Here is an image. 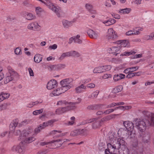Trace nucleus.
I'll use <instances>...</instances> for the list:
<instances>
[{
	"mask_svg": "<svg viewBox=\"0 0 154 154\" xmlns=\"http://www.w3.org/2000/svg\"><path fill=\"white\" fill-rule=\"evenodd\" d=\"M133 122L139 130L143 132L145 130L147 126L154 125V113H151L150 116L143 120L135 119Z\"/></svg>",
	"mask_w": 154,
	"mask_h": 154,
	"instance_id": "1",
	"label": "nucleus"
},
{
	"mask_svg": "<svg viewBox=\"0 0 154 154\" xmlns=\"http://www.w3.org/2000/svg\"><path fill=\"white\" fill-rule=\"evenodd\" d=\"M74 109V106L69 105L66 106L57 108L56 110V113L57 115H61Z\"/></svg>",
	"mask_w": 154,
	"mask_h": 154,
	"instance_id": "2",
	"label": "nucleus"
},
{
	"mask_svg": "<svg viewBox=\"0 0 154 154\" xmlns=\"http://www.w3.org/2000/svg\"><path fill=\"white\" fill-rule=\"evenodd\" d=\"M25 145L21 142L19 145L13 146L12 150L13 151L23 154L25 152Z\"/></svg>",
	"mask_w": 154,
	"mask_h": 154,
	"instance_id": "3",
	"label": "nucleus"
},
{
	"mask_svg": "<svg viewBox=\"0 0 154 154\" xmlns=\"http://www.w3.org/2000/svg\"><path fill=\"white\" fill-rule=\"evenodd\" d=\"M126 143L123 140L119 138L117 139V143L113 145L116 149H119L120 148L123 149L126 148Z\"/></svg>",
	"mask_w": 154,
	"mask_h": 154,
	"instance_id": "4",
	"label": "nucleus"
},
{
	"mask_svg": "<svg viewBox=\"0 0 154 154\" xmlns=\"http://www.w3.org/2000/svg\"><path fill=\"white\" fill-rule=\"evenodd\" d=\"M19 121L17 119L14 120L10 125L9 128L11 131H14L15 128L18 125L19 127H20L22 126L24 123L26 122L25 121L22 122L21 123H18Z\"/></svg>",
	"mask_w": 154,
	"mask_h": 154,
	"instance_id": "5",
	"label": "nucleus"
},
{
	"mask_svg": "<svg viewBox=\"0 0 154 154\" xmlns=\"http://www.w3.org/2000/svg\"><path fill=\"white\" fill-rule=\"evenodd\" d=\"M117 37L116 33L112 28L109 29L108 30L107 35L106 36V38L108 40L111 39H115Z\"/></svg>",
	"mask_w": 154,
	"mask_h": 154,
	"instance_id": "6",
	"label": "nucleus"
},
{
	"mask_svg": "<svg viewBox=\"0 0 154 154\" xmlns=\"http://www.w3.org/2000/svg\"><path fill=\"white\" fill-rule=\"evenodd\" d=\"M39 26L37 22H33L29 24L27 28L29 30L37 31L39 29Z\"/></svg>",
	"mask_w": 154,
	"mask_h": 154,
	"instance_id": "7",
	"label": "nucleus"
},
{
	"mask_svg": "<svg viewBox=\"0 0 154 154\" xmlns=\"http://www.w3.org/2000/svg\"><path fill=\"white\" fill-rule=\"evenodd\" d=\"M73 80L71 78L61 80L60 82L61 86H68L71 88L73 86Z\"/></svg>",
	"mask_w": 154,
	"mask_h": 154,
	"instance_id": "8",
	"label": "nucleus"
},
{
	"mask_svg": "<svg viewBox=\"0 0 154 154\" xmlns=\"http://www.w3.org/2000/svg\"><path fill=\"white\" fill-rule=\"evenodd\" d=\"M57 84V82L56 80H51L48 83L47 88L48 89L51 90L56 87Z\"/></svg>",
	"mask_w": 154,
	"mask_h": 154,
	"instance_id": "9",
	"label": "nucleus"
},
{
	"mask_svg": "<svg viewBox=\"0 0 154 154\" xmlns=\"http://www.w3.org/2000/svg\"><path fill=\"white\" fill-rule=\"evenodd\" d=\"M108 149L105 150V154H114L115 149L114 145H112L111 143H109L107 144Z\"/></svg>",
	"mask_w": 154,
	"mask_h": 154,
	"instance_id": "10",
	"label": "nucleus"
},
{
	"mask_svg": "<svg viewBox=\"0 0 154 154\" xmlns=\"http://www.w3.org/2000/svg\"><path fill=\"white\" fill-rule=\"evenodd\" d=\"M66 66L65 64H59L51 65L50 66V68L51 70H60L64 68Z\"/></svg>",
	"mask_w": 154,
	"mask_h": 154,
	"instance_id": "11",
	"label": "nucleus"
},
{
	"mask_svg": "<svg viewBox=\"0 0 154 154\" xmlns=\"http://www.w3.org/2000/svg\"><path fill=\"white\" fill-rule=\"evenodd\" d=\"M105 106V105L104 104H95L88 106L87 107V109H88L92 110L99 109H102L103 106Z\"/></svg>",
	"mask_w": 154,
	"mask_h": 154,
	"instance_id": "12",
	"label": "nucleus"
},
{
	"mask_svg": "<svg viewBox=\"0 0 154 154\" xmlns=\"http://www.w3.org/2000/svg\"><path fill=\"white\" fill-rule=\"evenodd\" d=\"M120 46L112 47L109 49L110 53L115 54L116 56L118 54L120 53Z\"/></svg>",
	"mask_w": 154,
	"mask_h": 154,
	"instance_id": "13",
	"label": "nucleus"
},
{
	"mask_svg": "<svg viewBox=\"0 0 154 154\" xmlns=\"http://www.w3.org/2000/svg\"><path fill=\"white\" fill-rule=\"evenodd\" d=\"M123 124L128 131L134 129V124L131 122L129 121H126L123 122Z\"/></svg>",
	"mask_w": 154,
	"mask_h": 154,
	"instance_id": "14",
	"label": "nucleus"
},
{
	"mask_svg": "<svg viewBox=\"0 0 154 154\" xmlns=\"http://www.w3.org/2000/svg\"><path fill=\"white\" fill-rule=\"evenodd\" d=\"M87 33L89 36L91 38L96 39L99 36V35L98 33H96L91 29H89Z\"/></svg>",
	"mask_w": 154,
	"mask_h": 154,
	"instance_id": "15",
	"label": "nucleus"
},
{
	"mask_svg": "<svg viewBox=\"0 0 154 154\" xmlns=\"http://www.w3.org/2000/svg\"><path fill=\"white\" fill-rule=\"evenodd\" d=\"M8 73L10 75V76L12 77L13 79L18 76V73L15 72L11 67L8 66Z\"/></svg>",
	"mask_w": 154,
	"mask_h": 154,
	"instance_id": "16",
	"label": "nucleus"
},
{
	"mask_svg": "<svg viewBox=\"0 0 154 154\" xmlns=\"http://www.w3.org/2000/svg\"><path fill=\"white\" fill-rule=\"evenodd\" d=\"M85 8L90 13L93 14H96V11L93 9V6L90 4H86L85 5Z\"/></svg>",
	"mask_w": 154,
	"mask_h": 154,
	"instance_id": "17",
	"label": "nucleus"
},
{
	"mask_svg": "<svg viewBox=\"0 0 154 154\" xmlns=\"http://www.w3.org/2000/svg\"><path fill=\"white\" fill-rule=\"evenodd\" d=\"M150 135L148 132L145 133L142 137V140L143 142L144 143H148L150 140Z\"/></svg>",
	"mask_w": 154,
	"mask_h": 154,
	"instance_id": "18",
	"label": "nucleus"
},
{
	"mask_svg": "<svg viewBox=\"0 0 154 154\" xmlns=\"http://www.w3.org/2000/svg\"><path fill=\"white\" fill-rule=\"evenodd\" d=\"M116 43L118 44H120L121 47H128L129 46V42L126 40H119L117 41Z\"/></svg>",
	"mask_w": 154,
	"mask_h": 154,
	"instance_id": "19",
	"label": "nucleus"
},
{
	"mask_svg": "<svg viewBox=\"0 0 154 154\" xmlns=\"http://www.w3.org/2000/svg\"><path fill=\"white\" fill-rule=\"evenodd\" d=\"M62 23L64 28H68L72 25V22L65 20H63L62 21Z\"/></svg>",
	"mask_w": 154,
	"mask_h": 154,
	"instance_id": "20",
	"label": "nucleus"
},
{
	"mask_svg": "<svg viewBox=\"0 0 154 154\" xmlns=\"http://www.w3.org/2000/svg\"><path fill=\"white\" fill-rule=\"evenodd\" d=\"M57 105H60L61 106H66L69 105H71L72 106V103L71 102L69 103L65 100H61L57 102Z\"/></svg>",
	"mask_w": 154,
	"mask_h": 154,
	"instance_id": "21",
	"label": "nucleus"
},
{
	"mask_svg": "<svg viewBox=\"0 0 154 154\" xmlns=\"http://www.w3.org/2000/svg\"><path fill=\"white\" fill-rule=\"evenodd\" d=\"M51 9L55 13L56 15L58 17H60V12L61 9L60 8H57L55 7L54 5Z\"/></svg>",
	"mask_w": 154,
	"mask_h": 154,
	"instance_id": "22",
	"label": "nucleus"
},
{
	"mask_svg": "<svg viewBox=\"0 0 154 154\" xmlns=\"http://www.w3.org/2000/svg\"><path fill=\"white\" fill-rule=\"evenodd\" d=\"M125 75L122 73L116 74L114 75L113 79L115 81H117L119 80L123 79L125 78Z\"/></svg>",
	"mask_w": 154,
	"mask_h": 154,
	"instance_id": "23",
	"label": "nucleus"
},
{
	"mask_svg": "<svg viewBox=\"0 0 154 154\" xmlns=\"http://www.w3.org/2000/svg\"><path fill=\"white\" fill-rule=\"evenodd\" d=\"M116 20L114 19L110 18L107 20L103 22V23L106 26H109L115 23Z\"/></svg>",
	"mask_w": 154,
	"mask_h": 154,
	"instance_id": "24",
	"label": "nucleus"
},
{
	"mask_svg": "<svg viewBox=\"0 0 154 154\" xmlns=\"http://www.w3.org/2000/svg\"><path fill=\"white\" fill-rule=\"evenodd\" d=\"M24 16L26 19L29 20H34L35 18V17L34 15L31 13H25Z\"/></svg>",
	"mask_w": 154,
	"mask_h": 154,
	"instance_id": "25",
	"label": "nucleus"
},
{
	"mask_svg": "<svg viewBox=\"0 0 154 154\" xmlns=\"http://www.w3.org/2000/svg\"><path fill=\"white\" fill-rule=\"evenodd\" d=\"M86 88V87L83 84H82L81 85L76 88L75 90L77 93H79L83 92V89Z\"/></svg>",
	"mask_w": 154,
	"mask_h": 154,
	"instance_id": "26",
	"label": "nucleus"
},
{
	"mask_svg": "<svg viewBox=\"0 0 154 154\" xmlns=\"http://www.w3.org/2000/svg\"><path fill=\"white\" fill-rule=\"evenodd\" d=\"M42 55L39 54H37L35 55L34 60L35 62L37 63H40L42 59Z\"/></svg>",
	"mask_w": 154,
	"mask_h": 154,
	"instance_id": "27",
	"label": "nucleus"
},
{
	"mask_svg": "<svg viewBox=\"0 0 154 154\" xmlns=\"http://www.w3.org/2000/svg\"><path fill=\"white\" fill-rule=\"evenodd\" d=\"M131 9L129 8H126L124 9H120L119 13L121 14H125L129 13Z\"/></svg>",
	"mask_w": 154,
	"mask_h": 154,
	"instance_id": "28",
	"label": "nucleus"
},
{
	"mask_svg": "<svg viewBox=\"0 0 154 154\" xmlns=\"http://www.w3.org/2000/svg\"><path fill=\"white\" fill-rule=\"evenodd\" d=\"M34 136L33 134V135L31 137H30L29 136L28 137H27L25 139L24 142L26 143H30L34 141L36 139Z\"/></svg>",
	"mask_w": 154,
	"mask_h": 154,
	"instance_id": "29",
	"label": "nucleus"
},
{
	"mask_svg": "<svg viewBox=\"0 0 154 154\" xmlns=\"http://www.w3.org/2000/svg\"><path fill=\"white\" fill-rule=\"evenodd\" d=\"M93 72L94 73H101L103 72L102 66L95 68L93 70Z\"/></svg>",
	"mask_w": 154,
	"mask_h": 154,
	"instance_id": "30",
	"label": "nucleus"
},
{
	"mask_svg": "<svg viewBox=\"0 0 154 154\" xmlns=\"http://www.w3.org/2000/svg\"><path fill=\"white\" fill-rule=\"evenodd\" d=\"M55 122L54 120H51L47 122H44L43 124L45 128L48 126H52L53 123Z\"/></svg>",
	"mask_w": 154,
	"mask_h": 154,
	"instance_id": "31",
	"label": "nucleus"
},
{
	"mask_svg": "<svg viewBox=\"0 0 154 154\" xmlns=\"http://www.w3.org/2000/svg\"><path fill=\"white\" fill-rule=\"evenodd\" d=\"M101 121L100 120H95L93 124L92 127L94 129L97 128L99 127L100 126Z\"/></svg>",
	"mask_w": 154,
	"mask_h": 154,
	"instance_id": "32",
	"label": "nucleus"
},
{
	"mask_svg": "<svg viewBox=\"0 0 154 154\" xmlns=\"http://www.w3.org/2000/svg\"><path fill=\"white\" fill-rule=\"evenodd\" d=\"M69 52L70 56L74 57H79L80 56V54L76 51H70Z\"/></svg>",
	"mask_w": 154,
	"mask_h": 154,
	"instance_id": "33",
	"label": "nucleus"
},
{
	"mask_svg": "<svg viewBox=\"0 0 154 154\" xmlns=\"http://www.w3.org/2000/svg\"><path fill=\"white\" fill-rule=\"evenodd\" d=\"M128 137L130 139L134 138L135 136V131L133 130V129L128 131Z\"/></svg>",
	"mask_w": 154,
	"mask_h": 154,
	"instance_id": "34",
	"label": "nucleus"
},
{
	"mask_svg": "<svg viewBox=\"0 0 154 154\" xmlns=\"http://www.w3.org/2000/svg\"><path fill=\"white\" fill-rule=\"evenodd\" d=\"M136 52L135 51L132 50L130 52L125 51L121 54L120 56H129L131 55L134 54Z\"/></svg>",
	"mask_w": 154,
	"mask_h": 154,
	"instance_id": "35",
	"label": "nucleus"
},
{
	"mask_svg": "<svg viewBox=\"0 0 154 154\" xmlns=\"http://www.w3.org/2000/svg\"><path fill=\"white\" fill-rule=\"evenodd\" d=\"M70 57L69 51L64 53L62 54L60 57H59V59L62 60L63 59L66 57Z\"/></svg>",
	"mask_w": 154,
	"mask_h": 154,
	"instance_id": "36",
	"label": "nucleus"
},
{
	"mask_svg": "<svg viewBox=\"0 0 154 154\" xmlns=\"http://www.w3.org/2000/svg\"><path fill=\"white\" fill-rule=\"evenodd\" d=\"M123 88V87L122 86H119L116 87L114 88L113 91L114 93H117L121 91Z\"/></svg>",
	"mask_w": 154,
	"mask_h": 154,
	"instance_id": "37",
	"label": "nucleus"
},
{
	"mask_svg": "<svg viewBox=\"0 0 154 154\" xmlns=\"http://www.w3.org/2000/svg\"><path fill=\"white\" fill-rule=\"evenodd\" d=\"M153 33H151L149 35H145L143 37V38L145 40H152L154 37Z\"/></svg>",
	"mask_w": 154,
	"mask_h": 154,
	"instance_id": "38",
	"label": "nucleus"
},
{
	"mask_svg": "<svg viewBox=\"0 0 154 154\" xmlns=\"http://www.w3.org/2000/svg\"><path fill=\"white\" fill-rule=\"evenodd\" d=\"M60 88L61 91V92H63V93H64L69 89H70L71 88H70V87L69 86H61V87Z\"/></svg>",
	"mask_w": 154,
	"mask_h": 154,
	"instance_id": "39",
	"label": "nucleus"
},
{
	"mask_svg": "<svg viewBox=\"0 0 154 154\" xmlns=\"http://www.w3.org/2000/svg\"><path fill=\"white\" fill-rule=\"evenodd\" d=\"M33 132L32 129L29 128L24 133V135L25 137H28Z\"/></svg>",
	"mask_w": 154,
	"mask_h": 154,
	"instance_id": "40",
	"label": "nucleus"
},
{
	"mask_svg": "<svg viewBox=\"0 0 154 154\" xmlns=\"http://www.w3.org/2000/svg\"><path fill=\"white\" fill-rule=\"evenodd\" d=\"M61 91L60 88H57L56 90H55L53 92V94L54 96H58L60 94L63 93L61 92Z\"/></svg>",
	"mask_w": 154,
	"mask_h": 154,
	"instance_id": "41",
	"label": "nucleus"
},
{
	"mask_svg": "<svg viewBox=\"0 0 154 154\" xmlns=\"http://www.w3.org/2000/svg\"><path fill=\"white\" fill-rule=\"evenodd\" d=\"M80 36L79 35H77L76 37H74V42L79 44L82 43V41L79 39Z\"/></svg>",
	"mask_w": 154,
	"mask_h": 154,
	"instance_id": "42",
	"label": "nucleus"
},
{
	"mask_svg": "<svg viewBox=\"0 0 154 154\" xmlns=\"http://www.w3.org/2000/svg\"><path fill=\"white\" fill-rule=\"evenodd\" d=\"M13 79L12 77L10 76V75L8 73V75L6 76L5 80V82L6 83H8L12 81Z\"/></svg>",
	"mask_w": 154,
	"mask_h": 154,
	"instance_id": "43",
	"label": "nucleus"
},
{
	"mask_svg": "<svg viewBox=\"0 0 154 154\" xmlns=\"http://www.w3.org/2000/svg\"><path fill=\"white\" fill-rule=\"evenodd\" d=\"M45 5L47 6L50 9L54 5L53 3L50 1V0H46Z\"/></svg>",
	"mask_w": 154,
	"mask_h": 154,
	"instance_id": "44",
	"label": "nucleus"
},
{
	"mask_svg": "<svg viewBox=\"0 0 154 154\" xmlns=\"http://www.w3.org/2000/svg\"><path fill=\"white\" fill-rule=\"evenodd\" d=\"M103 72L109 70L112 68V66L110 65H107L102 66Z\"/></svg>",
	"mask_w": 154,
	"mask_h": 154,
	"instance_id": "45",
	"label": "nucleus"
},
{
	"mask_svg": "<svg viewBox=\"0 0 154 154\" xmlns=\"http://www.w3.org/2000/svg\"><path fill=\"white\" fill-rule=\"evenodd\" d=\"M7 103H4L0 106V111L6 109L7 107Z\"/></svg>",
	"mask_w": 154,
	"mask_h": 154,
	"instance_id": "46",
	"label": "nucleus"
},
{
	"mask_svg": "<svg viewBox=\"0 0 154 154\" xmlns=\"http://www.w3.org/2000/svg\"><path fill=\"white\" fill-rule=\"evenodd\" d=\"M1 94H2V96L4 100L8 98L10 94L8 93H5L4 92H2L1 93Z\"/></svg>",
	"mask_w": 154,
	"mask_h": 154,
	"instance_id": "47",
	"label": "nucleus"
},
{
	"mask_svg": "<svg viewBox=\"0 0 154 154\" xmlns=\"http://www.w3.org/2000/svg\"><path fill=\"white\" fill-rule=\"evenodd\" d=\"M43 110V109H42L39 110H36L33 112V114L35 115H37L42 113Z\"/></svg>",
	"mask_w": 154,
	"mask_h": 154,
	"instance_id": "48",
	"label": "nucleus"
},
{
	"mask_svg": "<svg viewBox=\"0 0 154 154\" xmlns=\"http://www.w3.org/2000/svg\"><path fill=\"white\" fill-rule=\"evenodd\" d=\"M43 11V9L39 7H37L35 8V11L37 14H40Z\"/></svg>",
	"mask_w": 154,
	"mask_h": 154,
	"instance_id": "49",
	"label": "nucleus"
},
{
	"mask_svg": "<svg viewBox=\"0 0 154 154\" xmlns=\"http://www.w3.org/2000/svg\"><path fill=\"white\" fill-rule=\"evenodd\" d=\"M14 52L17 55H20L22 54L21 50L19 48H16Z\"/></svg>",
	"mask_w": 154,
	"mask_h": 154,
	"instance_id": "50",
	"label": "nucleus"
},
{
	"mask_svg": "<svg viewBox=\"0 0 154 154\" xmlns=\"http://www.w3.org/2000/svg\"><path fill=\"white\" fill-rule=\"evenodd\" d=\"M125 104L124 102H121L119 103H111V107H114V106H118L120 105H123Z\"/></svg>",
	"mask_w": 154,
	"mask_h": 154,
	"instance_id": "51",
	"label": "nucleus"
},
{
	"mask_svg": "<svg viewBox=\"0 0 154 154\" xmlns=\"http://www.w3.org/2000/svg\"><path fill=\"white\" fill-rule=\"evenodd\" d=\"M78 132L77 130H75L71 132L70 135L72 136H75L79 135Z\"/></svg>",
	"mask_w": 154,
	"mask_h": 154,
	"instance_id": "52",
	"label": "nucleus"
},
{
	"mask_svg": "<svg viewBox=\"0 0 154 154\" xmlns=\"http://www.w3.org/2000/svg\"><path fill=\"white\" fill-rule=\"evenodd\" d=\"M97 119V118H92L87 120L85 122V123H91Z\"/></svg>",
	"mask_w": 154,
	"mask_h": 154,
	"instance_id": "53",
	"label": "nucleus"
},
{
	"mask_svg": "<svg viewBox=\"0 0 154 154\" xmlns=\"http://www.w3.org/2000/svg\"><path fill=\"white\" fill-rule=\"evenodd\" d=\"M57 47V45L56 44H54L52 45H50L49 46L48 48L50 50H55Z\"/></svg>",
	"mask_w": 154,
	"mask_h": 154,
	"instance_id": "54",
	"label": "nucleus"
},
{
	"mask_svg": "<svg viewBox=\"0 0 154 154\" xmlns=\"http://www.w3.org/2000/svg\"><path fill=\"white\" fill-rule=\"evenodd\" d=\"M114 109H109L104 111V114L106 115L109 114L111 112H113Z\"/></svg>",
	"mask_w": 154,
	"mask_h": 154,
	"instance_id": "55",
	"label": "nucleus"
},
{
	"mask_svg": "<svg viewBox=\"0 0 154 154\" xmlns=\"http://www.w3.org/2000/svg\"><path fill=\"white\" fill-rule=\"evenodd\" d=\"M99 92L98 91H97L93 92L92 94L93 98H96L99 94Z\"/></svg>",
	"mask_w": 154,
	"mask_h": 154,
	"instance_id": "56",
	"label": "nucleus"
},
{
	"mask_svg": "<svg viewBox=\"0 0 154 154\" xmlns=\"http://www.w3.org/2000/svg\"><path fill=\"white\" fill-rule=\"evenodd\" d=\"M134 30L135 29H133L132 30H130L129 31L126 33V35H134Z\"/></svg>",
	"mask_w": 154,
	"mask_h": 154,
	"instance_id": "57",
	"label": "nucleus"
},
{
	"mask_svg": "<svg viewBox=\"0 0 154 154\" xmlns=\"http://www.w3.org/2000/svg\"><path fill=\"white\" fill-rule=\"evenodd\" d=\"M40 131L37 127L35 128L34 130V133L33 135H36L38 133L40 132Z\"/></svg>",
	"mask_w": 154,
	"mask_h": 154,
	"instance_id": "58",
	"label": "nucleus"
},
{
	"mask_svg": "<svg viewBox=\"0 0 154 154\" xmlns=\"http://www.w3.org/2000/svg\"><path fill=\"white\" fill-rule=\"evenodd\" d=\"M129 68L130 69V70L131 71V72H132L136 71L139 68V67L137 66Z\"/></svg>",
	"mask_w": 154,
	"mask_h": 154,
	"instance_id": "59",
	"label": "nucleus"
},
{
	"mask_svg": "<svg viewBox=\"0 0 154 154\" xmlns=\"http://www.w3.org/2000/svg\"><path fill=\"white\" fill-rule=\"evenodd\" d=\"M112 17L115 19H119L120 18V16L118 14L112 13Z\"/></svg>",
	"mask_w": 154,
	"mask_h": 154,
	"instance_id": "60",
	"label": "nucleus"
},
{
	"mask_svg": "<svg viewBox=\"0 0 154 154\" xmlns=\"http://www.w3.org/2000/svg\"><path fill=\"white\" fill-rule=\"evenodd\" d=\"M112 75L110 74H105L103 76V79H106L108 78H111Z\"/></svg>",
	"mask_w": 154,
	"mask_h": 154,
	"instance_id": "61",
	"label": "nucleus"
},
{
	"mask_svg": "<svg viewBox=\"0 0 154 154\" xmlns=\"http://www.w3.org/2000/svg\"><path fill=\"white\" fill-rule=\"evenodd\" d=\"M28 71L30 76H34V73L32 70L30 68H28Z\"/></svg>",
	"mask_w": 154,
	"mask_h": 154,
	"instance_id": "62",
	"label": "nucleus"
},
{
	"mask_svg": "<svg viewBox=\"0 0 154 154\" xmlns=\"http://www.w3.org/2000/svg\"><path fill=\"white\" fill-rule=\"evenodd\" d=\"M134 74L133 73V72H131L129 74H128L126 76V78L128 79H129L131 78H132L134 76Z\"/></svg>",
	"mask_w": 154,
	"mask_h": 154,
	"instance_id": "63",
	"label": "nucleus"
},
{
	"mask_svg": "<svg viewBox=\"0 0 154 154\" xmlns=\"http://www.w3.org/2000/svg\"><path fill=\"white\" fill-rule=\"evenodd\" d=\"M47 152V150H44L42 151H39L37 154H46Z\"/></svg>",
	"mask_w": 154,
	"mask_h": 154,
	"instance_id": "64",
	"label": "nucleus"
}]
</instances>
